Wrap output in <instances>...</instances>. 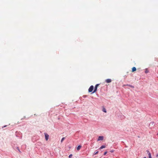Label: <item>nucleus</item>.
<instances>
[{"label":"nucleus","instance_id":"1","mask_svg":"<svg viewBox=\"0 0 158 158\" xmlns=\"http://www.w3.org/2000/svg\"><path fill=\"white\" fill-rule=\"evenodd\" d=\"M94 87L93 85H91L89 88L88 89V91L89 92H91L94 89Z\"/></svg>","mask_w":158,"mask_h":158},{"label":"nucleus","instance_id":"2","mask_svg":"<svg viewBox=\"0 0 158 158\" xmlns=\"http://www.w3.org/2000/svg\"><path fill=\"white\" fill-rule=\"evenodd\" d=\"M99 85V84H97L96 85L95 87L94 88V91H93L92 93H94V92H96V91L97 90L98 87Z\"/></svg>","mask_w":158,"mask_h":158},{"label":"nucleus","instance_id":"3","mask_svg":"<svg viewBox=\"0 0 158 158\" xmlns=\"http://www.w3.org/2000/svg\"><path fill=\"white\" fill-rule=\"evenodd\" d=\"M45 139L46 141H47L49 139V135L47 133H44Z\"/></svg>","mask_w":158,"mask_h":158},{"label":"nucleus","instance_id":"4","mask_svg":"<svg viewBox=\"0 0 158 158\" xmlns=\"http://www.w3.org/2000/svg\"><path fill=\"white\" fill-rule=\"evenodd\" d=\"M103 136H99L98 137V141L102 140H103Z\"/></svg>","mask_w":158,"mask_h":158},{"label":"nucleus","instance_id":"5","mask_svg":"<svg viewBox=\"0 0 158 158\" xmlns=\"http://www.w3.org/2000/svg\"><path fill=\"white\" fill-rule=\"evenodd\" d=\"M147 153L148 154L149 158H152V156H151V154L150 152H149V151L148 150H147Z\"/></svg>","mask_w":158,"mask_h":158},{"label":"nucleus","instance_id":"6","mask_svg":"<svg viewBox=\"0 0 158 158\" xmlns=\"http://www.w3.org/2000/svg\"><path fill=\"white\" fill-rule=\"evenodd\" d=\"M106 82H107V83H110L111 81V80L110 79H108L106 80Z\"/></svg>","mask_w":158,"mask_h":158},{"label":"nucleus","instance_id":"7","mask_svg":"<svg viewBox=\"0 0 158 158\" xmlns=\"http://www.w3.org/2000/svg\"><path fill=\"white\" fill-rule=\"evenodd\" d=\"M136 70V68L135 67H133L132 68V72H134Z\"/></svg>","mask_w":158,"mask_h":158},{"label":"nucleus","instance_id":"8","mask_svg":"<svg viewBox=\"0 0 158 158\" xmlns=\"http://www.w3.org/2000/svg\"><path fill=\"white\" fill-rule=\"evenodd\" d=\"M81 146L80 145H79L77 147V149L78 150H79L80 148H81Z\"/></svg>","mask_w":158,"mask_h":158},{"label":"nucleus","instance_id":"9","mask_svg":"<svg viewBox=\"0 0 158 158\" xmlns=\"http://www.w3.org/2000/svg\"><path fill=\"white\" fill-rule=\"evenodd\" d=\"M102 111L104 112H105V113H106V109L103 107V109H102Z\"/></svg>","mask_w":158,"mask_h":158},{"label":"nucleus","instance_id":"10","mask_svg":"<svg viewBox=\"0 0 158 158\" xmlns=\"http://www.w3.org/2000/svg\"><path fill=\"white\" fill-rule=\"evenodd\" d=\"M106 148V146L105 145H102L100 148V149H102Z\"/></svg>","mask_w":158,"mask_h":158},{"label":"nucleus","instance_id":"11","mask_svg":"<svg viewBox=\"0 0 158 158\" xmlns=\"http://www.w3.org/2000/svg\"><path fill=\"white\" fill-rule=\"evenodd\" d=\"M126 85L129 86H130V87H131L132 88H134V86H132V85H128L127 84V85Z\"/></svg>","mask_w":158,"mask_h":158},{"label":"nucleus","instance_id":"12","mask_svg":"<svg viewBox=\"0 0 158 158\" xmlns=\"http://www.w3.org/2000/svg\"><path fill=\"white\" fill-rule=\"evenodd\" d=\"M98 153V151H97L96 152H95L94 153V155H95L97 154Z\"/></svg>","mask_w":158,"mask_h":158},{"label":"nucleus","instance_id":"13","mask_svg":"<svg viewBox=\"0 0 158 158\" xmlns=\"http://www.w3.org/2000/svg\"><path fill=\"white\" fill-rule=\"evenodd\" d=\"M64 139H65L64 137H63L62 139H61V142H62L64 141Z\"/></svg>","mask_w":158,"mask_h":158},{"label":"nucleus","instance_id":"14","mask_svg":"<svg viewBox=\"0 0 158 158\" xmlns=\"http://www.w3.org/2000/svg\"><path fill=\"white\" fill-rule=\"evenodd\" d=\"M72 155L70 154V155H69V158H72Z\"/></svg>","mask_w":158,"mask_h":158},{"label":"nucleus","instance_id":"15","mask_svg":"<svg viewBox=\"0 0 158 158\" xmlns=\"http://www.w3.org/2000/svg\"><path fill=\"white\" fill-rule=\"evenodd\" d=\"M107 153V152H104V155H106V153Z\"/></svg>","mask_w":158,"mask_h":158},{"label":"nucleus","instance_id":"16","mask_svg":"<svg viewBox=\"0 0 158 158\" xmlns=\"http://www.w3.org/2000/svg\"><path fill=\"white\" fill-rule=\"evenodd\" d=\"M148 71L147 70H146L145 71V72L146 73H148Z\"/></svg>","mask_w":158,"mask_h":158},{"label":"nucleus","instance_id":"17","mask_svg":"<svg viewBox=\"0 0 158 158\" xmlns=\"http://www.w3.org/2000/svg\"><path fill=\"white\" fill-rule=\"evenodd\" d=\"M152 124L153 125L154 124V123L153 122H152L150 123V124Z\"/></svg>","mask_w":158,"mask_h":158},{"label":"nucleus","instance_id":"18","mask_svg":"<svg viewBox=\"0 0 158 158\" xmlns=\"http://www.w3.org/2000/svg\"><path fill=\"white\" fill-rule=\"evenodd\" d=\"M25 118H26V117L24 116L23 118H22V119H23Z\"/></svg>","mask_w":158,"mask_h":158},{"label":"nucleus","instance_id":"19","mask_svg":"<svg viewBox=\"0 0 158 158\" xmlns=\"http://www.w3.org/2000/svg\"><path fill=\"white\" fill-rule=\"evenodd\" d=\"M156 157H158V153L157 154H156Z\"/></svg>","mask_w":158,"mask_h":158},{"label":"nucleus","instance_id":"20","mask_svg":"<svg viewBox=\"0 0 158 158\" xmlns=\"http://www.w3.org/2000/svg\"><path fill=\"white\" fill-rule=\"evenodd\" d=\"M6 126H4L3 127H2V128H3L4 127H6Z\"/></svg>","mask_w":158,"mask_h":158},{"label":"nucleus","instance_id":"21","mask_svg":"<svg viewBox=\"0 0 158 158\" xmlns=\"http://www.w3.org/2000/svg\"><path fill=\"white\" fill-rule=\"evenodd\" d=\"M17 149H18V150L20 152V151H19L18 148H17Z\"/></svg>","mask_w":158,"mask_h":158},{"label":"nucleus","instance_id":"22","mask_svg":"<svg viewBox=\"0 0 158 158\" xmlns=\"http://www.w3.org/2000/svg\"><path fill=\"white\" fill-rule=\"evenodd\" d=\"M158 135V134H157Z\"/></svg>","mask_w":158,"mask_h":158}]
</instances>
